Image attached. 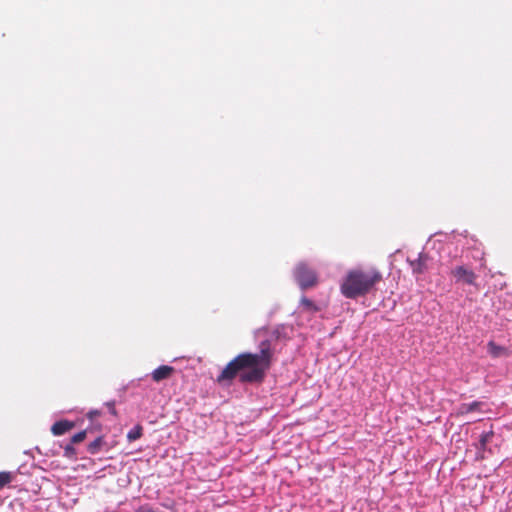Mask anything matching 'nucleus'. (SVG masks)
Listing matches in <instances>:
<instances>
[{"label":"nucleus","mask_w":512,"mask_h":512,"mask_svg":"<svg viewBox=\"0 0 512 512\" xmlns=\"http://www.w3.org/2000/svg\"><path fill=\"white\" fill-rule=\"evenodd\" d=\"M100 412L98 410H93L88 413L90 419H93L95 416H99Z\"/></svg>","instance_id":"nucleus-19"},{"label":"nucleus","mask_w":512,"mask_h":512,"mask_svg":"<svg viewBox=\"0 0 512 512\" xmlns=\"http://www.w3.org/2000/svg\"><path fill=\"white\" fill-rule=\"evenodd\" d=\"M104 444V438L102 436H99L88 445L87 450L92 455L97 454Z\"/></svg>","instance_id":"nucleus-7"},{"label":"nucleus","mask_w":512,"mask_h":512,"mask_svg":"<svg viewBox=\"0 0 512 512\" xmlns=\"http://www.w3.org/2000/svg\"><path fill=\"white\" fill-rule=\"evenodd\" d=\"M491 436H492V432L483 433L480 436L479 442H480L481 448H485V446L488 443V441L490 440Z\"/></svg>","instance_id":"nucleus-15"},{"label":"nucleus","mask_w":512,"mask_h":512,"mask_svg":"<svg viewBox=\"0 0 512 512\" xmlns=\"http://www.w3.org/2000/svg\"><path fill=\"white\" fill-rule=\"evenodd\" d=\"M173 370V367L162 365V379L169 377Z\"/></svg>","instance_id":"nucleus-16"},{"label":"nucleus","mask_w":512,"mask_h":512,"mask_svg":"<svg viewBox=\"0 0 512 512\" xmlns=\"http://www.w3.org/2000/svg\"><path fill=\"white\" fill-rule=\"evenodd\" d=\"M74 426L75 424L68 420L57 421L52 425L51 432L55 436H60L72 430Z\"/></svg>","instance_id":"nucleus-5"},{"label":"nucleus","mask_w":512,"mask_h":512,"mask_svg":"<svg viewBox=\"0 0 512 512\" xmlns=\"http://www.w3.org/2000/svg\"><path fill=\"white\" fill-rule=\"evenodd\" d=\"M488 353L493 358L508 356V350L504 346L497 345L494 341H489L487 344Z\"/></svg>","instance_id":"nucleus-6"},{"label":"nucleus","mask_w":512,"mask_h":512,"mask_svg":"<svg viewBox=\"0 0 512 512\" xmlns=\"http://www.w3.org/2000/svg\"><path fill=\"white\" fill-rule=\"evenodd\" d=\"M482 403L478 401H474L472 403H464L459 407V414H468L472 411L479 410Z\"/></svg>","instance_id":"nucleus-8"},{"label":"nucleus","mask_w":512,"mask_h":512,"mask_svg":"<svg viewBox=\"0 0 512 512\" xmlns=\"http://www.w3.org/2000/svg\"><path fill=\"white\" fill-rule=\"evenodd\" d=\"M64 456L69 459H76V449L73 444H68L64 447Z\"/></svg>","instance_id":"nucleus-13"},{"label":"nucleus","mask_w":512,"mask_h":512,"mask_svg":"<svg viewBox=\"0 0 512 512\" xmlns=\"http://www.w3.org/2000/svg\"><path fill=\"white\" fill-rule=\"evenodd\" d=\"M382 280V274L377 269H353L343 279L340 290L349 299H355L368 294Z\"/></svg>","instance_id":"nucleus-2"},{"label":"nucleus","mask_w":512,"mask_h":512,"mask_svg":"<svg viewBox=\"0 0 512 512\" xmlns=\"http://www.w3.org/2000/svg\"><path fill=\"white\" fill-rule=\"evenodd\" d=\"M153 379L156 382H160V367L156 368L152 373Z\"/></svg>","instance_id":"nucleus-18"},{"label":"nucleus","mask_w":512,"mask_h":512,"mask_svg":"<svg viewBox=\"0 0 512 512\" xmlns=\"http://www.w3.org/2000/svg\"><path fill=\"white\" fill-rule=\"evenodd\" d=\"M14 479V474L9 471L0 472V489L11 483Z\"/></svg>","instance_id":"nucleus-10"},{"label":"nucleus","mask_w":512,"mask_h":512,"mask_svg":"<svg viewBox=\"0 0 512 512\" xmlns=\"http://www.w3.org/2000/svg\"><path fill=\"white\" fill-rule=\"evenodd\" d=\"M411 267L413 273L422 274L426 270V266L421 257H419L416 261L411 262Z\"/></svg>","instance_id":"nucleus-11"},{"label":"nucleus","mask_w":512,"mask_h":512,"mask_svg":"<svg viewBox=\"0 0 512 512\" xmlns=\"http://www.w3.org/2000/svg\"><path fill=\"white\" fill-rule=\"evenodd\" d=\"M86 435H87V431L86 430H83V431H80V432L76 433L71 438V444H77V443L82 442L86 438Z\"/></svg>","instance_id":"nucleus-14"},{"label":"nucleus","mask_w":512,"mask_h":512,"mask_svg":"<svg viewBox=\"0 0 512 512\" xmlns=\"http://www.w3.org/2000/svg\"><path fill=\"white\" fill-rule=\"evenodd\" d=\"M294 277L303 290L314 287L318 283L316 271L304 262H300L296 265Z\"/></svg>","instance_id":"nucleus-3"},{"label":"nucleus","mask_w":512,"mask_h":512,"mask_svg":"<svg viewBox=\"0 0 512 512\" xmlns=\"http://www.w3.org/2000/svg\"><path fill=\"white\" fill-rule=\"evenodd\" d=\"M270 340L259 343V352H243L235 356L223 368L216 381L220 385H230L234 379L242 384L262 383L273 359Z\"/></svg>","instance_id":"nucleus-1"},{"label":"nucleus","mask_w":512,"mask_h":512,"mask_svg":"<svg viewBox=\"0 0 512 512\" xmlns=\"http://www.w3.org/2000/svg\"><path fill=\"white\" fill-rule=\"evenodd\" d=\"M141 432H142V428L140 426H136L134 427L132 430H130L127 434V438L128 440L131 442V441H135L137 440L138 438L141 437Z\"/></svg>","instance_id":"nucleus-12"},{"label":"nucleus","mask_w":512,"mask_h":512,"mask_svg":"<svg viewBox=\"0 0 512 512\" xmlns=\"http://www.w3.org/2000/svg\"><path fill=\"white\" fill-rule=\"evenodd\" d=\"M450 274L455 278L456 283L475 285L477 279L475 272L464 265L455 266Z\"/></svg>","instance_id":"nucleus-4"},{"label":"nucleus","mask_w":512,"mask_h":512,"mask_svg":"<svg viewBox=\"0 0 512 512\" xmlns=\"http://www.w3.org/2000/svg\"><path fill=\"white\" fill-rule=\"evenodd\" d=\"M300 306L306 312L315 313V312L319 311L318 306L312 300L308 299L307 297L301 298Z\"/></svg>","instance_id":"nucleus-9"},{"label":"nucleus","mask_w":512,"mask_h":512,"mask_svg":"<svg viewBox=\"0 0 512 512\" xmlns=\"http://www.w3.org/2000/svg\"><path fill=\"white\" fill-rule=\"evenodd\" d=\"M106 406L108 407L109 409V412L113 415H116V409H115V402L112 401V402H107L106 403Z\"/></svg>","instance_id":"nucleus-17"}]
</instances>
